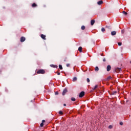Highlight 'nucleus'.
Returning <instances> with one entry per match:
<instances>
[{
    "mask_svg": "<svg viewBox=\"0 0 131 131\" xmlns=\"http://www.w3.org/2000/svg\"><path fill=\"white\" fill-rule=\"evenodd\" d=\"M87 82H90V78H87Z\"/></svg>",
    "mask_w": 131,
    "mask_h": 131,
    "instance_id": "obj_28",
    "label": "nucleus"
},
{
    "mask_svg": "<svg viewBox=\"0 0 131 131\" xmlns=\"http://www.w3.org/2000/svg\"><path fill=\"white\" fill-rule=\"evenodd\" d=\"M63 106H66V104H63Z\"/></svg>",
    "mask_w": 131,
    "mask_h": 131,
    "instance_id": "obj_33",
    "label": "nucleus"
},
{
    "mask_svg": "<svg viewBox=\"0 0 131 131\" xmlns=\"http://www.w3.org/2000/svg\"><path fill=\"white\" fill-rule=\"evenodd\" d=\"M101 56H103V54H101Z\"/></svg>",
    "mask_w": 131,
    "mask_h": 131,
    "instance_id": "obj_34",
    "label": "nucleus"
},
{
    "mask_svg": "<svg viewBox=\"0 0 131 131\" xmlns=\"http://www.w3.org/2000/svg\"><path fill=\"white\" fill-rule=\"evenodd\" d=\"M78 51L79 52H80V53H81V52H82V47H79Z\"/></svg>",
    "mask_w": 131,
    "mask_h": 131,
    "instance_id": "obj_10",
    "label": "nucleus"
},
{
    "mask_svg": "<svg viewBox=\"0 0 131 131\" xmlns=\"http://www.w3.org/2000/svg\"><path fill=\"white\" fill-rule=\"evenodd\" d=\"M41 37L42 38V39H43L44 40H46V39H47L45 35L41 34Z\"/></svg>",
    "mask_w": 131,
    "mask_h": 131,
    "instance_id": "obj_5",
    "label": "nucleus"
},
{
    "mask_svg": "<svg viewBox=\"0 0 131 131\" xmlns=\"http://www.w3.org/2000/svg\"><path fill=\"white\" fill-rule=\"evenodd\" d=\"M115 71L116 72H117V73L120 72V71H121V68H117L115 69Z\"/></svg>",
    "mask_w": 131,
    "mask_h": 131,
    "instance_id": "obj_2",
    "label": "nucleus"
},
{
    "mask_svg": "<svg viewBox=\"0 0 131 131\" xmlns=\"http://www.w3.org/2000/svg\"><path fill=\"white\" fill-rule=\"evenodd\" d=\"M59 114H60V115H63V112L60 111L59 112Z\"/></svg>",
    "mask_w": 131,
    "mask_h": 131,
    "instance_id": "obj_19",
    "label": "nucleus"
},
{
    "mask_svg": "<svg viewBox=\"0 0 131 131\" xmlns=\"http://www.w3.org/2000/svg\"><path fill=\"white\" fill-rule=\"evenodd\" d=\"M95 71L96 72L99 71V67H95Z\"/></svg>",
    "mask_w": 131,
    "mask_h": 131,
    "instance_id": "obj_12",
    "label": "nucleus"
},
{
    "mask_svg": "<svg viewBox=\"0 0 131 131\" xmlns=\"http://www.w3.org/2000/svg\"><path fill=\"white\" fill-rule=\"evenodd\" d=\"M106 69L107 71H110L111 70V66L110 65L107 66Z\"/></svg>",
    "mask_w": 131,
    "mask_h": 131,
    "instance_id": "obj_6",
    "label": "nucleus"
},
{
    "mask_svg": "<svg viewBox=\"0 0 131 131\" xmlns=\"http://www.w3.org/2000/svg\"><path fill=\"white\" fill-rule=\"evenodd\" d=\"M97 88H98V85H96L94 88L93 89V90H96V89H97Z\"/></svg>",
    "mask_w": 131,
    "mask_h": 131,
    "instance_id": "obj_21",
    "label": "nucleus"
},
{
    "mask_svg": "<svg viewBox=\"0 0 131 131\" xmlns=\"http://www.w3.org/2000/svg\"><path fill=\"white\" fill-rule=\"evenodd\" d=\"M81 29L82 30H84L85 29V27H84V26H82L81 27Z\"/></svg>",
    "mask_w": 131,
    "mask_h": 131,
    "instance_id": "obj_17",
    "label": "nucleus"
},
{
    "mask_svg": "<svg viewBox=\"0 0 131 131\" xmlns=\"http://www.w3.org/2000/svg\"><path fill=\"white\" fill-rule=\"evenodd\" d=\"M70 66V64H69V63H67V67H69Z\"/></svg>",
    "mask_w": 131,
    "mask_h": 131,
    "instance_id": "obj_29",
    "label": "nucleus"
},
{
    "mask_svg": "<svg viewBox=\"0 0 131 131\" xmlns=\"http://www.w3.org/2000/svg\"><path fill=\"white\" fill-rule=\"evenodd\" d=\"M94 24H95V20L92 19L91 21V25H92V26H93V25H94Z\"/></svg>",
    "mask_w": 131,
    "mask_h": 131,
    "instance_id": "obj_7",
    "label": "nucleus"
},
{
    "mask_svg": "<svg viewBox=\"0 0 131 131\" xmlns=\"http://www.w3.org/2000/svg\"><path fill=\"white\" fill-rule=\"evenodd\" d=\"M46 121L45 120H42V123H40V126L41 127H42L43 126V122H45Z\"/></svg>",
    "mask_w": 131,
    "mask_h": 131,
    "instance_id": "obj_9",
    "label": "nucleus"
},
{
    "mask_svg": "<svg viewBox=\"0 0 131 131\" xmlns=\"http://www.w3.org/2000/svg\"><path fill=\"white\" fill-rule=\"evenodd\" d=\"M26 38H25V37H21L20 38V42H24V41H25L26 40Z\"/></svg>",
    "mask_w": 131,
    "mask_h": 131,
    "instance_id": "obj_4",
    "label": "nucleus"
},
{
    "mask_svg": "<svg viewBox=\"0 0 131 131\" xmlns=\"http://www.w3.org/2000/svg\"><path fill=\"white\" fill-rule=\"evenodd\" d=\"M37 5L35 4V3H33V4H32V7H33V8H34V7H36Z\"/></svg>",
    "mask_w": 131,
    "mask_h": 131,
    "instance_id": "obj_15",
    "label": "nucleus"
},
{
    "mask_svg": "<svg viewBox=\"0 0 131 131\" xmlns=\"http://www.w3.org/2000/svg\"><path fill=\"white\" fill-rule=\"evenodd\" d=\"M67 93V90L64 89V90L63 91L62 95H63V96L65 95V94H66Z\"/></svg>",
    "mask_w": 131,
    "mask_h": 131,
    "instance_id": "obj_8",
    "label": "nucleus"
},
{
    "mask_svg": "<svg viewBox=\"0 0 131 131\" xmlns=\"http://www.w3.org/2000/svg\"><path fill=\"white\" fill-rule=\"evenodd\" d=\"M83 96H84V92H81L79 95V98H82V97H83Z\"/></svg>",
    "mask_w": 131,
    "mask_h": 131,
    "instance_id": "obj_3",
    "label": "nucleus"
},
{
    "mask_svg": "<svg viewBox=\"0 0 131 131\" xmlns=\"http://www.w3.org/2000/svg\"><path fill=\"white\" fill-rule=\"evenodd\" d=\"M120 125H123V123L122 122H120Z\"/></svg>",
    "mask_w": 131,
    "mask_h": 131,
    "instance_id": "obj_27",
    "label": "nucleus"
},
{
    "mask_svg": "<svg viewBox=\"0 0 131 131\" xmlns=\"http://www.w3.org/2000/svg\"><path fill=\"white\" fill-rule=\"evenodd\" d=\"M112 35H116V31H113L111 32Z\"/></svg>",
    "mask_w": 131,
    "mask_h": 131,
    "instance_id": "obj_11",
    "label": "nucleus"
},
{
    "mask_svg": "<svg viewBox=\"0 0 131 131\" xmlns=\"http://www.w3.org/2000/svg\"><path fill=\"white\" fill-rule=\"evenodd\" d=\"M97 4H98V5H102V4H103V1H99L97 3Z\"/></svg>",
    "mask_w": 131,
    "mask_h": 131,
    "instance_id": "obj_13",
    "label": "nucleus"
},
{
    "mask_svg": "<svg viewBox=\"0 0 131 131\" xmlns=\"http://www.w3.org/2000/svg\"><path fill=\"white\" fill-rule=\"evenodd\" d=\"M103 62H106V59H105V58H103Z\"/></svg>",
    "mask_w": 131,
    "mask_h": 131,
    "instance_id": "obj_30",
    "label": "nucleus"
},
{
    "mask_svg": "<svg viewBox=\"0 0 131 131\" xmlns=\"http://www.w3.org/2000/svg\"><path fill=\"white\" fill-rule=\"evenodd\" d=\"M71 100H72V101H75V98L73 97V98H71Z\"/></svg>",
    "mask_w": 131,
    "mask_h": 131,
    "instance_id": "obj_24",
    "label": "nucleus"
},
{
    "mask_svg": "<svg viewBox=\"0 0 131 131\" xmlns=\"http://www.w3.org/2000/svg\"><path fill=\"white\" fill-rule=\"evenodd\" d=\"M113 127V126L112 125L108 126V128H110V129H111V128H112Z\"/></svg>",
    "mask_w": 131,
    "mask_h": 131,
    "instance_id": "obj_22",
    "label": "nucleus"
},
{
    "mask_svg": "<svg viewBox=\"0 0 131 131\" xmlns=\"http://www.w3.org/2000/svg\"><path fill=\"white\" fill-rule=\"evenodd\" d=\"M112 78V77H111V76H109L107 77V79L110 80Z\"/></svg>",
    "mask_w": 131,
    "mask_h": 131,
    "instance_id": "obj_26",
    "label": "nucleus"
},
{
    "mask_svg": "<svg viewBox=\"0 0 131 131\" xmlns=\"http://www.w3.org/2000/svg\"><path fill=\"white\" fill-rule=\"evenodd\" d=\"M58 94H59V93L57 92H55V95H58Z\"/></svg>",
    "mask_w": 131,
    "mask_h": 131,
    "instance_id": "obj_31",
    "label": "nucleus"
},
{
    "mask_svg": "<svg viewBox=\"0 0 131 131\" xmlns=\"http://www.w3.org/2000/svg\"><path fill=\"white\" fill-rule=\"evenodd\" d=\"M118 46H121V45H122V43H121V42H118Z\"/></svg>",
    "mask_w": 131,
    "mask_h": 131,
    "instance_id": "obj_25",
    "label": "nucleus"
},
{
    "mask_svg": "<svg viewBox=\"0 0 131 131\" xmlns=\"http://www.w3.org/2000/svg\"><path fill=\"white\" fill-rule=\"evenodd\" d=\"M101 31H102V32H105V28H102L101 29Z\"/></svg>",
    "mask_w": 131,
    "mask_h": 131,
    "instance_id": "obj_18",
    "label": "nucleus"
},
{
    "mask_svg": "<svg viewBox=\"0 0 131 131\" xmlns=\"http://www.w3.org/2000/svg\"><path fill=\"white\" fill-rule=\"evenodd\" d=\"M130 64H131V61H130Z\"/></svg>",
    "mask_w": 131,
    "mask_h": 131,
    "instance_id": "obj_35",
    "label": "nucleus"
},
{
    "mask_svg": "<svg viewBox=\"0 0 131 131\" xmlns=\"http://www.w3.org/2000/svg\"><path fill=\"white\" fill-rule=\"evenodd\" d=\"M37 74H45L46 73V71L44 70H39L37 72Z\"/></svg>",
    "mask_w": 131,
    "mask_h": 131,
    "instance_id": "obj_1",
    "label": "nucleus"
},
{
    "mask_svg": "<svg viewBox=\"0 0 131 131\" xmlns=\"http://www.w3.org/2000/svg\"><path fill=\"white\" fill-rule=\"evenodd\" d=\"M122 13L123 14V15H127V12L125 11H123Z\"/></svg>",
    "mask_w": 131,
    "mask_h": 131,
    "instance_id": "obj_20",
    "label": "nucleus"
},
{
    "mask_svg": "<svg viewBox=\"0 0 131 131\" xmlns=\"http://www.w3.org/2000/svg\"><path fill=\"white\" fill-rule=\"evenodd\" d=\"M53 67H54V68H58V66L53 65Z\"/></svg>",
    "mask_w": 131,
    "mask_h": 131,
    "instance_id": "obj_23",
    "label": "nucleus"
},
{
    "mask_svg": "<svg viewBox=\"0 0 131 131\" xmlns=\"http://www.w3.org/2000/svg\"><path fill=\"white\" fill-rule=\"evenodd\" d=\"M59 69H60V70H62V69H63V67H62V65L59 64Z\"/></svg>",
    "mask_w": 131,
    "mask_h": 131,
    "instance_id": "obj_16",
    "label": "nucleus"
},
{
    "mask_svg": "<svg viewBox=\"0 0 131 131\" xmlns=\"http://www.w3.org/2000/svg\"><path fill=\"white\" fill-rule=\"evenodd\" d=\"M60 74H61V73H59V72L57 73V75H60Z\"/></svg>",
    "mask_w": 131,
    "mask_h": 131,
    "instance_id": "obj_32",
    "label": "nucleus"
},
{
    "mask_svg": "<svg viewBox=\"0 0 131 131\" xmlns=\"http://www.w3.org/2000/svg\"><path fill=\"white\" fill-rule=\"evenodd\" d=\"M76 80H77V78H76V77H74L73 78V81H76Z\"/></svg>",
    "mask_w": 131,
    "mask_h": 131,
    "instance_id": "obj_14",
    "label": "nucleus"
}]
</instances>
